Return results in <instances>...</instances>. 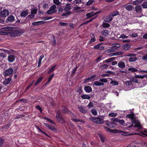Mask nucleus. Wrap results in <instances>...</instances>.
Returning <instances> with one entry per match:
<instances>
[{
  "instance_id": "2eb2a0df",
  "label": "nucleus",
  "mask_w": 147,
  "mask_h": 147,
  "mask_svg": "<svg viewBox=\"0 0 147 147\" xmlns=\"http://www.w3.org/2000/svg\"><path fill=\"white\" fill-rule=\"evenodd\" d=\"M28 14V10L26 9L22 11L20 13V15L21 17H25Z\"/></svg>"
},
{
  "instance_id": "f8f14e48",
  "label": "nucleus",
  "mask_w": 147,
  "mask_h": 147,
  "mask_svg": "<svg viewBox=\"0 0 147 147\" xmlns=\"http://www.w3.org/2000/svg\"><path fill=\"white\" fill-rule=\"evenodd\" d=\"M117 65L121 69H124L125 67V63L122 61H120L117 64Z\"/></svg>"
},
{
  "instance_id": "ddd939ff",
  "label": "nucleus",
  "mask_w": 147,
  "mask_h": 147,
  "mask_svg": "<svg viewBox=\"0 0 147 147\" xmlns=\"http://www.w3.org/2000/svg\"><path fill=\"white\" fill-rule=\"evenodd\" d=\"M104 19V21L105 22H109L111 21L113 19V17L109 15V16H105Z\"/></svg>"
},
{
  "instance_id": "603ef678",
  "label": "nucleus",
  "mask_w": 147,
  "mask_h": 147,
  "mask_svg": "<svg viewBox=\"0 0 147 147\" xmlns=\"http://www.w3.org/2000/svg\"><path fill=\"white\" fill-rule=\"evenodd\" d=\"M37 9H35L32 10L31 11V13L32 14H36L37 13Z\"/></svg>"
},
{
  "instance_id": "680f3d73",
  "label": "nucleus",
  "mask_w": 147,
  "mask_h": 147,
  "mask_svg": "<svg viewBox=\"0 0 147 147\" xmlns=\"http://www.w3.org/2000/svg\"><path fill=\"white\" fill-rule=\"evenodd\" d=\"M4 141L1 138H0V146H1L3 143Z\"/></svg>"
},
{
  "instance_id": "864d4df0",
  "label": "nucleus",
  "mask_w": 147,
  "mask_h": 147,
  "mask_svg": "<svg viewBox=\"0 0 147 147\" xmlns=\"http://www.w3.org/2000/svg\"><path fill=\"white\" fill-rule=\"evenodd\" d=\"M99 136L102 142H104L105 141V138L104 136L100 134Z\"/></svg>"
},
{
  "instance_id": "79ce46f5",
  "label": "nucleus",
  "mask_w": 147,
  "mask_h": 147,
  "mask_svg": "<svg viewBox=\"0 0 147 147\" xmlns=\"http://www.w3.org/2000/svg\"><path fill=\"white\" fill-rule=\"evenodd\" d=\"M117 113L111 112L109 114V115L111 117H115L117 115Z\"/></svg>"
},
{
  "instance_id": "9b49d317",
  "label": "nucleus",
  "mask_w": 147,
  "mask_h": 147,
  "mask_svg": "<svg viewBox=\"0 0 147 147\" xmlns=\"http://www.w3.org/2000/svg\"><path fill=\"white\" fill-rule=\"evenodd\" d=\"M79 111L82 113H86L87 112V109L82 106H79L78 107Z\"/></svg>"
},
{
  "instance_id": "3c124183",
  "label": "nucleus",
  "mask_w": 147,
  "mask_h": 147,
  "mask_svg": "<svg viewBox=\"0 0 147 147\" xmlns=\"http://www.w3.org/2000/svg\"><path fill=\"white\" fill-rule=\"evenodd\" d=\"M142 59L143 60L147 61V54H145L142 57Z\"/></svg>"
},
{
  "instance_id": "58836bf2",
  "label": "nucleus",
  "mask_w": 147,
  "mask_h": 147,
  "mask_svg": "<svg viewBox=\"0 0 147 147\" xmlns=\"http://www.w3.org/2000/svg\"><path fill=\"white\" fill-rule=\"evenodd\" d=\"M108 65L107 64H104L100 66V68L101 69H103L107 68L108 67Z\"/></svg>"
},
{
  "instance_id": "a19ab883",
  "label": "nucleus",
  "mask_w": 147,
  "mask_h": 147,
  "mask_svg": "<svg viewBox=\"0 0 147 147\" xmlns=\"http://www.w3.org/2000/svg\"><path fill=\"white\" fill-rule=\"evenodd\" d=\"M126 85L128 86H129L132 84V82L131 80L130 81H127L125 82Z\"/></svg>"
},
{
  "instance_id": "c03bdc74",
  "label": "nucleus",
  "mask_w": 147,
  "mask_h": 147,
  "mask_svg": "<svg viewBox=\"0 0 147 147\" xmlns=\"http://www.w3.org/2000/svg\"><path fill=\"white\" fill-rule=\"evenodd\" d=\"M56 65L53 66L49 70L48 73L49 74H50L51 72L54 69Z\"/></svg>"
},
{
  "instance_id": "0eeeda50",
  "label": "nucleus",
  "mask_w": 147,
  "mask_h": 147,
  "mask_svg": "<svg viewBox=\"0 0 147 147\" xmlns=\"http://www.w3.org/2000/svg\"><path fill=\"white\" fill-rule=\"evenodd\" d=\"M105 130L111 133H121L122 131L120 130H118L116 129H115L113 130H111L109 128L107 127H104Z\"/></svg>"
},
{
  "instance_id": "bf43d9fd",
  "label": "nucleus",
  "mask_w": 147,
  "mask_h": 147,
  "mask_svg": "<svg viewBox=\"0 0 147 147\" xmlns=\"http://www.w3.org/2000/svg\"><path fill=\"white\" fill-rule=\"evenodd\" d=\"M130 36L131 37H136L138 36V34L137 33H134Z\"/></svg>"
},
{
  "instance_id": "cd10ccee",
  "label": "nucleus",
  "mask_w": 147,
  "mask_h": 147,
  "mask_svg": "<svg viewBox=\"0 0 147 147\" xmlns=\"http://www.w3.org/2000/svg\"><path fill=\"white\" fill-rule=\"evenodd\" d=\"M110 79L111 80V81L110 82L111 84L114 86H116L118 85V82L115 80H113L112 78Z\"/></svg>"
},
{
  "instance_id": "1a4fd4ad",
  "label": "nucleus",
  "mask_w": 147,
  "mask_h": 147,
  "mask_svg": "<svg viewBox=\"0 0 147 147\" xmlns=\"http://www.w3.org/2000/svg\"><path fill=\"white\" fill-rule=\"evenodd\" d=\"M15 56L14 55H9L7 57V61L9 63H12L15 60Z\"/></svg>"
},
{
  "instance_id": "2f4dec72",
  "label": "nucleus",
  "mask_w": 147,
  "mask_h": 147,
  "mask_svg": "<svg viewBox=\"0 0 147 147\" xmlns=\"http://www.w3.org/2000/svg\"><path fill=\"white\" fill-rule=\"evenodd\" d=\"M12 29V28L11 27H7L5 28H2L1 30L2 31H10Z\"/></svg>"
},
{
  "instance_id": "423d86ee",
  "label": "nucleus",
  "mask_w": 147,
  "mask_h": 147,
  "mask_svg": "<svg viewBox=\"0 0 147 147\" xmlns=\"http://www.w3.org/2000/svg\"><path fill=\"white\" fill-rule=\"evenodd\" d=\"M132 122H133L129 126V127H141V125L138 121L134 119Z\"/></svg>"
},
{
  "instance_id": "7c9ffc66",
  "label": "nucleus",
  "mask_w": 147,
  "mask_h": 147,
  "mask_svg": "<svg viewBox=\"0 0 147 147\" xmlns=\"http://www.w3.org/2000/svg\"><path fill=\"white\" fill-rule=\"evenodd\" d=\"M43 78V77H40L36 81L35 83V85L36 86L39 83H40V82L42 80V79Z\"/></svg>"
},
{
  "instance_id": "6e6d98bb",
  "label": "nucleus",
  "mask_w": 147,
  "mask_h": 147,
  "mask_svg": "<svg viewBox=\"0 0 147 147\" xmlns=\"http://www.w3.org/2000/svg\"><path fill=\"white\" fill-rule=\"evenodd\" d=\"M93 1V0H90L86 3V5H90L92 4Z\"/></svg>"
},
{
  "instance_id": "0e129e2a",
  "label": "nucleus",
  "mask_w": 147,
  "mask_h": 147,
  "mask_svg": "<svg viewBox=\"0 0 147 147\" xmlns=\"http://www.w3.org/2000/svg\"><path fill=\"white\" fill-rule=\"evenodd\" d=\"M101 76L102 77H109L110 76V74H103L101 75Z\"/></svg>"
},
{
  "instance_id": "4c0bfd02",
  "label": "nucleus",
  "mask_w": 147,
  "mask_h": 147,
  "mask_svg": "<svg viewBox=\"0 0 147 147\" xmlns=\"http://www.w3.org/2000/svg\"><path fill=\"white\" fill-rule=\"evenodd\" d=\"M138 59V58L136 57H130L129 59V61L130 62H133L136 61Z\"/></svg>"
},
{
  "instance_id": "e433bc0d",
  "label": "nucleus",
  "mask_w": 147,
  "mask_h": 147,
  "mask_svg": "<svg viewBox=\"0 0 147 147\" xmlns=\"http://www.w3.org/2000/svg\"><path fill=\"white\" fill-rule=\"evenodd\" d=\"M81 97L82 98L84 99H89L90 98V97L88 95L84 94L81 96Z\"/></svg>"
},
{
  "instance_id": "69168bd1",
  "label": "nucleus",
  "mask_w": 147,
  "mask_h": 147,
  "mask_svg": "<svg viewBox=\"0 0 147 147\" xmlns=\"http://www.w3.org/2000/svg\"><path fill=\"white\" fill-rule=\"evenodd\" d=\"M4 88V87H0V91L1 92H3L4 91H6V89L5 90H3Z\"/></svg>"
},
{
  "instance_id": "49530a36",
  "label": "nucleus",
  "mask_w": 147,
  "mask_h": 147,
  "mask_svg": "<svg viewBox=\"0 0 147 147\" xmlns=\"http://www.w3.org/2000/svg\"><path fill=\"white\" fill-rule=\"evenodd\" d=\"M59 24L62 26H66L68 25V24L65 23H63L62 22H59Z\"/></svg>"
},
{
  "instance_id": "5701e85b",
  "label": "nucleus",
  "mask_w": 147,
  "mask_h": 147,
  "mask_svg": "<svg viewBox=\"0 0 147 147\" xmlns=\"http://www.w3.org/2000/svg\"><path fill=\"white\" fill-rule=\"evenodd\" d=\"M119 14V12L117 11H115L110 13L109 14V15L111 17H114L118 15Z\"/></svg>"
},
{
  "instance_id": "412c9836",
  "label": "nucleus",
  "mask_w": 147,
  "mask_h": 147,
  "mask_svg": "<svg viewBox=\"0 0 147 147\" xmlns=\"http://www.w3.org/2000/svg\"><path fill=\"white\" fill-rule=\"evenodd\" d=\"M126 117L128 118H130L131 120V121H133L136 118L134 117V114H130L127 115Z\"/></svg>"
},
{
  "instance_id": "8fccbe9b",
  "label": "nucleus",
  "mask_w": 147,
  "mask_h": 147,
  "mask_svg": "<svg viewBox=\"0 0 147 147\" xmlns=\"http://www.w3.org/2000/svg\"><path fill=\"white\" fill-rule=\"evenodd\" d=\"M136 78H133L131 79V81L132 82H133L134 83H137L138 82V80Z\"/></svg>"
},
{
  "instance_id": "6e6552de",
  "label": "nucleus",
  "mask_w": 147,
  "mask_h": 147,
  "mask_svg": "<svg viewBox=\"0 0 147 147\" xmlns=\"http://www.w3.org/2000/svg\"><path fill=\"white\" fill-rule=\"evenodd\" d=\"M9 14V13L8 10L6 9H4L1 11L0 12V15L2 17H6Z\"/></svg>"
},
{
  "instance_id": "473e14b6",
  "label": "nucleus",
  "mask_w": 147,
  "mask_h": 147,
  "mask_svg": "<svg viewBox=\"0 0 147 147\" xmlns=\"http://www.w3.org/2000/svg\"><path fill=\"white\" fill-rule=\"evenodd\" d=\"M101 34L105 36H107L109 34L108 31L105 30L101 32Z\"/></svg>"
},
{
  "instance_id": "4d7b16f0",
  "label": "nucleus",
  "mask_w": 147,
  "mask_h": 147,
  "mask_svg": "<svg viewBox=\"0 0 147 147\" xmlns=\"http://www.w3.org/2000/svg\"><path fill=\"white\" fill-rule=\"evenodd\" d=\"M80 9V7H75L74 8V10L75 11H78V12H81L82 11L81 10H78V9Z\"/></svg>"
},
{
  "instance_id": "09e8293b",
  "label": "nucleus",
  "mask_w": 147,
  "mask_h": 147,
  "mask_svg": "<svg viewBox=\"0 0 147 147\" xmlns=\"http://www.w3.org/2000/svg\"><path fill=\"white\" fill-rule=\"evenodd\" d=\"M54 76V74H52L51 75V76L49 78L48 81L47 82V83H48L50 82V81L51 80H52V78H53Z\"/></svg>"
},
{
  "instance_id": "20e7f679",
  "label": "nucleus",
  "mask_w": 147,
  "mask_h": 147,
  "mask_svg": "<svg viewBox=\"0 0 147 147\" xmlns=\"http://www.w3.org/2000/svg\"><path fill=\"white\" fill-rule=\"evenodd\" d=\"M56 119L57 121L60 123H64L65 122L63 118L61 117L60 111H58L57 112Z\"/></svg>"
},
{
  "instance_id": "f03ea898",
  "label": "nucleus",
  "mask_w": 147,
  "mask_h": 147,
  "mask_svg": "<svg viewBox=\"0 0 147 147\" xmlns=\"http://www.w3.org/2000/svg\"><path fill=\"white\" fill-rule=\"evenodd\" d=\"M89 119L93 122L97 124L103 123V119L102 117H89Z\"/></svg>"
},
{
  "instance_id": "4468645a",
  "label": "nucleus",
  "mask_w": 147,
  "mask_h": 147,
  "mask_svg": "<svg viewBox=\"0 0 147 147\" xmlns=\"http://www.w3.org/2000/svg\"><path fill=\"white\" fill-rule=\"evenodd\" d=\"M98 13V12H97L94 13H93V12H92L90 13H88L86 14V16L87 19H89L94 16L96 15Z\"/></svg>"
},
{
  "instance_id": "f704fd0d",
  "label": "nucleus",
  "mask_w": 147,
  "mask_h": 147,
  "mask_svg": "<svg viewBox=\"0 0 147 147\" xmlns=\"http://www.w3.org/2000/svg\"><path fill=\"white\" fill-rule=\"evenodd\" d=\"M115 51V50L112 48H111L110 49H108L107 50H106L105 51V52L106 53H111L114 52Z\"/></svg>"
},
{
  "instance_id": "c9c22d12",
  "label": "nucleus",
  "mask_w": 147,
  "mask_h": 147,
  "mask_svg": "<svg viewBox=\"0 0 147 147\" xmlns=\"http://www.w3.org/2000/svg\"><path fill=\"white\" fill-rule=\"evenodd\" d=\"M102 26L105 28H106L109 27L110 26V25L107 23H103L102 24Z\"/></svg>"
},
{
  "instance_id": "37998d69",
  "label": "nucleus",
  "mask_w": 147,
  "mask_h": 147,
  "mask_svg": "<svg viewBox=\"0 0 147 147\" xmlns=\"http://www.w3.org/2000/svg\"><path fill=\"white\" fill-rule=\"evenodd\" d=\"M91 112L92 114L94 115H96L97 114V112L94 109H92Z\"/></svg>"
},
{
  "instance_id": "39448f33",
  "label": "nucleus",
  "mask_w": 147,
  "mask_h": 147,
  "mask_svg": "<svg viewBox=\"0 0 147 147\" xmlns=\"http://www.w3.org/2000/svg\"><path fill=\"white\" fill-rule=\"evenodd\" d=\"M56 5H53L50 7L49 9L47 11V13L50 14L55 13L57 11V10L56 9Z\"/></svg>"
},
{
  "instance_id": "ea45409f",
  "label": "nucleus",
  "mask_w": 147,
  "mask_h": 147,
  "mask_svg": "<svg viewBox=\"0 0 147 147\" xmlns=\"http://www.w3.org/2000/svg\"><path fill=\"white\" fill-rule=\"evenodd\" d=\"M71 9V7L70 5H67L65 8V11H68L70 10Z\"/></svg>"
},
{
  "instance_id": "a18cd8bd",
  "label": "nucleus",
  "mask_w": 147,
  "mask_h": 147,
  "mask_svg": "<svg viewBox=\"0 0 147 147\" xmlns=\"http://www.w3.org/2000/svg\"><path fill=\"white\" fill-rule=\"evenodd\" d=\"M120 38H128V37L127 36H126L124 34H121L119 37Z\"/></svg>"
},
{
  "instance_id": "72a5a7b5",
  "label": "nucleus",
  "mask_w": 147,
  "mask_h": 147,
  "mask_svg": "<svg viewBox=\"0 0 147 147\" xmlns=\"http://www.w3.org/2000/svg\"><path fill=\"white\" fill-rule=\"evenodd\" d=\"M111 46H112V47H117V48H119L121 46V45L120 44L116 43H114V44H113Z\"/></svg>"
},
{
  "instance_id": "aec40b11",
  "label": "nucleus",
  "mask_w": 147,
  "mask_h": 147,
  "mask_svg": "<svg viewBox=\"0 0 147 147\" xmlns=\"http://www.w3.org/2000/svg\"><path fill=\"white\" fill-rule=\"evenodd\" d=\"M15 19L13 15H10L9 16H8L7 17V19L6 20L7 22V21L12 22Z\"/></svg>"
},
{
  "instance_id": "c85d7f7f",
  "label": "nucleus",
  "mask_w": 147,
  "mask_h": 147,
  "mask_svg": "<svg viewBox=\"0 0 147 147\" xmlns=\"http://www.w3.org/2000/svg\"><path fill=\"white\" fill-rule=\"evenodd\" d=\"M116 58L115 57H112L105 60V61L107 63H109L114 60Z\"/></svg>"
},
{
  "instance_id": "f3484780",
  "label": "nucleus",
  "mask_w": 147,
  "mask_h": 147,
  "mask_svg": "<svg viewBox=\"0 0 147 147\" xmlns=\"http://www.w3.org/2000/svg\"><path fill=\"white\" fill-rule=\"evenodd\" d=\"M11 78L10 77L7 78H5L3 82L4 84L5 85H8L11 81Z\"/></svg>"
},
{
  "instance_id": "b1692460",
  "label": "nucleus",
  "mask_w": 147,
  "mask_h": 147,
  "mask_svg": "<svg viewBox=\"0 0 147 147\" xmlns=\"http://www.w3.org/2000/svg\"><path fill=\"white\" fill-rule=\"evenodd\" d=\"M130 44H126L123 46V50H127L130 48Z\"/></svg>"
},
{
  "instance_id": "dca6fc26",
  "label": "nucleus",
  "mask_w": 147,
  "mask_h": 147,
  "mask_svg": "<svg viewBox=\"0 0 147 147\" xmlns=\"http://www.w3.org/2000/svg\"><path fill=\"white\" fill-rule=\"evenodd\" d=\"M20 33L18 31H14L10 34V35L12 36H18L20 35Z\"/></svg>"
},
{
  "instance_id": "bb28decb",
  "label": "nucleus",
  "mask_w": 147,
  "mask_h": 147,
  "mask_svg": "<svg viewBox=\"0 0 147 147\" xmlns=\"http://www.w3.org/2000/svg\"><path fill=\"white\" fill-rule=\"evenodd\" d=\"M128 71H130L131 72H134L136 71H138V69L135 68L133 67H131L129 68L128 69Z\"/></svg>"
},
{
  "instance_id": "393cba45",
  "label": "nucleus",
  "mask_w": 147,
  "mask_h": 147,
  "mask_svg": "<svg viewBox=\"0 0 147 147\" xmlns=\"http://www.w3.org/2000/svg\"><path fill=\"white\" fill-rule=\"evenodd\" d=\"M124 6L125 7V8L126 9L127 11H130L132 10L133 9V7L132 5H125Z\"/></svg>"
},
{
  "instance_id": "6ab92c4d",
  "label": "nucleus",
  "mask_w": 147,
  "mask_h": 147,
  "mask_svg": "<svg viewBox=\"0 0 147 147\" xmlns=\"http://www.w3.org/2000/svg\"><path fill=\"white\" fill-rule=\"evenodd\" d=\"M94 48L96 49H98L100 50H102L104 49L103 46H101L100 44H98L94 47Z\"/></svg>"
},
{
  "instance_id": "052dcab7",
  "label": "nucleus",
  "mask_w": 147,
  "mask_h": 147,
  "mask_svg": "<svg viewBox=\"0 0 147 147\" xmlns=\"http://www.w3.org/2000/svg\"><path fill=\"white\" fill-rule=\"evenodd\" d=\"M53 2L54 3L57 5H58L60 4L59 0H53Z\"/></svg>"
},
{
  "instance_id": "7ed1b4c3",
  "label": "nucleus",
  "mask_w": 147,
  "mask_h": 147,
  "mask_svg": "<svg viewBox=\"0 0 147 147\" xmlns=\"http://www.w3.org/2000/svg\"><path fill=\"white\" fill-rule=\"evenodd\" d=\"M108 81L107 79L102 78L100 79L99 81H96L94 83V84L96 86H102L104 85V83H106Z\"/></svg>"
},
{
  "instance_id": "a878e982",
  "label": "nucleus",
  "mask_w": 147,
  "mask_h": 147,
  "mask_svg": "<svg viewBox=\"0 0 147 147\" xmlns=\"http://www.w3.org/2000/svg\"><path fill=\"white\" fill-rule=\"evenodd\" d=\"M45 125L47 127H48L49 129L52 130H54L55 129V128L53 126L49 125V124L47 123H44Z\"/></svg>"
},
{
  "instance_id": "13d9d810",
  "label": "nucleus",
  "mask_w": 147,
  "mask_h": 147,
  "mask_svg": "<svg viewBox=\"0 0 147 147\" xmlns=\"http://www.w3.org/2000/svg\"><path fill=\"white\" fill-rule=\"evenodd\" d=\"M115 53V54L116 55H122L123 54V52L122 51L117 52Z\"/></svg>"
},
{
  "instance_id": "338daca9",
  "label": "nucleus",
  "mask_w": 147,
  "mask_h": 147,
  "mask_svg": "<svg viewBox=\"0 0 147 147\" xmlns=\"http://www.w3.org/2000/svg\"><path fill=\"white\" fill-rule=\"evenodd\" d=\"M42 60V59L39 58V59L38 60V67H39L40 66V65H41V62Z\"/></svg>"
},
{
  "instance_id": "e2e57ef3",
  "label": "nucleus",
  "mask_w": 147,
  "mask_h": 147,
  "mask_svg": "<svg viewBox=\"0 0 147 147\" xmlns=\"http://www.w3.org/2000/svg\"><path fill=\"white\" fill-rule=\"evenodd\" d=\"M71 13L70 12H66L62 14V16H66L67 15H69L71 14Z\"/></svg>"
},
{
  "instance_id": "9d476101",
  "label": "nucleus",
  "mask_w": 147,
  "mask_h": 147,
  "mask_svg": "<svg viewBox=\"0 0 147 147\" xmlns=\"http://www.w3.org/2000/svg\"><path fill=\"white\" fill-rule=\"evenodd\" d=\"M13 72V69L11 68L6 70L4 71V74L5 76H7L11 74Z\"/></svg>"
},
{
  "instance_id": "774afa93",
  "label": "nucleus",
  "mask_w": 147,
  "mask_h": 147,
  "mask_svg": "<svg viewBox=\"0 0 147 147\" xmlns=\"http://www.w3.org/2000/svg\"><path fill=\"white\" fill-rule=\"evenodd\" d=\"M102 57L99 56L96 59V61L97 62H99L101 59Z\"/></svg>"
},
{
  "instance_id": "5fc2aeb1",
  "label": "nucleus",
  "mask_w": 147,
  "mask_h": 147,
  "mask_svg": "<svg viewBox=\"0 0 147 147\" xmlns=\"http://www.w3.org/2000/svg\"><path fill=\"white\" fill-rule=\"evenodd\" d=\"M135 78H138L143 79L144 78V75H137L135 76Z\"/></svg>"
},
{
  "instance_id": "a211bd4d",
  "label": "nucleus",
  "mask_w": 147,
  "mask_h": 147,
  "mask_svg": "<svg viewBox=\"0 0 147 147\" xmlns=\"http://www.w3.org/2000/svg\"><path fill=\"white\" fill-rule=\"evenodd\" d=\"M45 23V22L43 21H39L36 22H33L32 23V25L33 26H37L42 24H43Z\"/></svg>"
},
{
  "instance_id": "c756f323",
  "label": "nucleus",
  "mask_w": 147,
  "mask_h": 147,
  "mask_svg": "<svg viewBox=\"0 0 147 147\" xmlns=\"http://www.w3.org/2000/svg\"><path fill=\"white\" fill-rule=\"evenodd\" d=\"M135 9L137 12H139L141 11V7L140 5H138L135 7Z\"/></svg>"
},
{
  "instance_id": "4be33fe9",
  "label": "nucleus",
  "mask_w": 147,
  "mask_h": 147,
  "mask_svg": "<svg viewBox=\"0 0 147 147\" xmlns=\"http://www.w3.org/2000/svg\"><path fill=\"white\" fill-rule=\"evenodd\" d=\"M85 91L87 93H90L92 91V89L89 86H85L84 88Z\"/></svg>"
},
{
  "instance_id": "f257e3e1",
  "label": "nucleus",
  "mask_w": 147,
  "mask_h": 147,
  "mask_svg": "<svg viewBox=\"0 0 147 147\" xmlns=\"http://www.w3.org/2000/svg\"><path fill=\"white\" fill-rule=\"evenodd\" d=\"M63 111V113H67L70 115L72 117H73V118H71V119L74 121L76 122L80 121L81 123H85V122L82 119H77L75 118L76 117V116L73 113L70 112L68 110L64 107H62Z\"/></svg>"
},
{
  "instance_id": "de8ad7c7",
  "label": "nucleus",
  "mask_w": 147,
  "mask_h": 147,
  "mask_svg": "<svg viewBox=\"0 0 147 147\" xmlns=\"http://www.w3.org/2000/svg\"><path fill=\"white\" fill-rule=\"evenodd\" d=\"M142 6L144 8H147V1L143 3L142 5Z\"/></svg>"
}]
</instances>
